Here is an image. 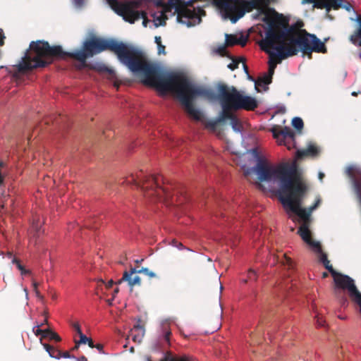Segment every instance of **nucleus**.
I'll list each match as a JSON object with an SVG mask.
<instances>
[{"mask_svg":"<svg viewBox=\"0 0 361 361\" xmlns=\"http://www.w3.org/2000/svg\"><path fill=\"white\" fill-rule=\"evenodd\" d=\"M106 50L116 55L118 61L133 74L141 76L145 84L154 87L161 94H173L176 99L180 102V71H160L148 60L144 51L114 39L92 37L82 43L80 49L73 52L63 51L60 45L51 47L46 41H32L21 61L14 66V75L47 67L52 63L53 58L69 57L80 63L77 66L79 70L94 69L95 67L87 63V59Z\"/></svg>","mask_w":361,"mask_h":361,"instance_id":"f257e3e1","label":"nucleus"},{"mask_svg":"<svg viewBox=\"0 0 361 361\" xmlns=\"http://www.w3.org/2000/svg\"><path fill=\"white\" fill-rule=\"evenodd\" d=\"M247 154H250L257 164L247 169L245 175L255 172L260 182L268 183L270 191L278 185L279 199L287 215L293 221H297L300 224L298 233L310 249L319 255V260L331 273L336 288L348 290L352 300L359 306L361 313V293L353 279L336 271L330 264L326 255L322 252L320 243L311 238V214L320 204L321 198L317 197L314 204L308 209L302 208V200L307 191V186L300 178H294L296 172L294 162L269 164L259 155L257 148L247 151Z\"/></svg>","mask_w":361,"mask_h":361,"instance_id":"f03ea898","label":"nucleus"},{"mask_svg":"<svg viewBox=\"0 0 361 361\" xmlns=\"http://www.w3.org/2000/svg\"><path fill=\"white\" fill-rule=\"evenodd\" d=\"M262 50L276 55L280 60L296 55L299 51L304 54L312 52L325 53L326 49L324 42L316 35L305 30L297 31L293 27H288L285 24L272 20L265 31V36L259 42Z\"/></svg>","mask_w":361,"mask_h":361,"instance_id":"7ed1b4c3","label":"nucleus"},{"mask_svg":"<svg viewBox=\"0 0 361 361\" xmlns=\"http://www.w3.org/2000/svg\"><path fill=\"white\" fill-rule=\"evenodd\" d=\"M276 0H216L215 6L222 18L229 20L232 23H235L246 13L256 9L257 12L252 15V18L262 20L269 25L273 19L269 18L267 9Z\"/></svg>","mask_w":361,"mask_h":361,"instance_id":"20e7f679","label":"nucleus"},{"mask_svg":"<svg viewBox=\"0 0 361 361\" xmlns=\"http://www.w3.org/2000/svg\"><path fill=\"white\" fill-rule=\"evenodd\" d=\"M122 183L135 185L146 198L152 200L164 201L169 204V200L173 198L171 192L165 185L164 178L160 175L147 176L140 171L126 177ZM171 202L172 203L173 200Z\"/></svg>","mask_w":361,"mask_h":361,"instance_id":"39448f33","label":"nucleus"},{"mask_svg":"<svg viewBox=\"0 0 361 361\" xmlns=\"http://www.w3.org/2000/svg\"><path fill=\"white\" fill-rule=\"evenodd\" d=\"M197 98L212 102L215 99V94L210 88L196 83L182 71V106L185 107L190 118L202 121V112L193 104V102Z\"/></svg>","mask_w":361,"mask_h":361,"instance_id":"423d86ee","label":"nucleus"},{"mask_svg":"<svg viewBox=\"0 0 361 361\" xmlns=\"http://www.w3.org/2000/svg\"><path fill=\"white\" fill-rule=\"evenodd\" d=\"M113 1L111 5V9L121 16L123 19L130 23H134L136 20L142 18V25L147 27L149 20L147 19V13L145 11H138L137 8L142 6L143 4L148 2L154 3L157 7L163 8L164 12H171L174 9V13L176 15V20L178 23H180V20L178 19V11H176V7L172 6L170 4L169 0L168 3H166L164 0H132L129 1Z\"/></svg>","mask_w":361,"mask_h":361,"instance_id":"0eeeda50","label":"nucleus"},{"mask_svg":"<svg viewBox=\"0 0 361 361\" xmlns=\"http://www.w3.org/2000/svg\"><path fill=\"white\" fill-rule=\"evenodd\" d=\"M217 91L222 111L214 121L209 123L212 127L225 121L226 117H231L232 111L238 110L240 97V93L235 87H229L224 84L218 85Z\"/></svg>","mask_w":361,"mask_h":361,"instance_id":"6e6552de","label":"nucleus"},{"mask_svg":"<svg viewBox=\"0 0 361 361\" xmlns=\"http://www.w3.org/2000/svg\"><path fill=\"white\" fill-rule=\"evenodd\" d=\"M314 8L325 9L329 13L332 8L338 9L343 8L347 11H354L352 5L345 0H315L312 5Z\"/></svg>","mask_w":361,"mask_h":361,"instance_id":"1a4fd4ad","label":"nucleus"},{"mask_svg":"<svg viewBox=\"0 0 361 361\" xmlns=\"http://www.w3.org/2000/svg\"><path fill=\"white\" fill-rule=\"evenodd\" d=\"M273 136L280 145L286 146L288 149H293L295 146V133L288 128L285 127L281 130H274Z\"/></svg>","mask_w":361,"mask_h":361,"instance_id":"9d476101","label":"nucleus"},{"mask_svg":"<svg viewBox=\"0 0 361 361\" xmlns=\"http://www.w3.org/2000/svg\"><path fill=\"white\" fill-rule=\"evenodd\" d=\"M267 54H269V73L267 74H265L262 77L259 78L256 82H255V87L257 88L258 87H262L263 88H265L267 85H268L271 82V78L274 73V69L276 67L277 63H281L282 60L279 59V57L278 56L275 55H271L270 52H266Z\"/></svg>","mask_w":361,"mask_h":361,"instance_id":"9b49d317","label":"nucleus"},{"mask_svg":"<svg viewBox=\"0 0 361 361\" xmlns=\"http://www.w3.org/2000/svg\"><path fill=\"white\" fill-rule=\"evenodd\" d=\"M132 268L133 267H130L129 271H125L123 272V277L117 281V284H120L123 281H126L131 288H133L135 286H140L141 285V279L139 276H135L133 277V274L138 273L132 272Z\"/></svg>","mask_w":361,"mask_h":361,"instance_id":"f8f14e48","label":"nucleus"},{"mask_svg":"<svg viewBox=\"0 0 361 361\" xmlns=\"http://www.w3.org/2000/svg\"><path fill=\"white\" fill-rule=\"evenodd\" d=\"M257 100L250 96H244L240 94L238 109L253 110L257 107Z\"/></svg>","mask_w":361,"mask_h":361,"instance_id":"ddd939ff","label":"nucleus"},{"mask_svg":"<svg viewBox=\"0 0 361 361\" xmlns=\"http://www.w3.org/2000/svg\"><path fill=\"white\" fill-rule=\"evenodd\" d=\"M225 38L226 46H233L235 44L244 46L247 42V37L243 35L238 36L235 35L226 34Z\"/></svg>","mask_w":361,"mask_h":361,"instance_id":"4468645a","label":"nucleus"},{"mask_svg":"<svg viewBox=\"0 0 361 361\" xmlns=\"http://www.w3.org/2000/svg\"><path fill=\"white\" fill-rule=\"evenodd\" d=\"M318 147L314 144L308 145L305 149L298 150L296 153L297 159H301L303 157H314L319 153Z\"/></svg>","mask_w":361,"mask_h":361,"instance_id":"2eb2a0df","label":"nucleus"},{"mask_svg":"<svg viewBox=\"0 0 361 361\" xmlns=\"http://www.w3.org/2000/svg\"><path fill=\"white\" fill-rule=\"evenodd\" d=\"M357 22L360 25V27L357 31L350 37V41L357 46L361 47V16L357 17Z\"/></svg>","mask_w":361,"mask_h":361,"instance_id":"dca6fc26","label":"nucleus"},{"mask_svg":"<svg viewBox=\"0 0 361 361\" xmlns=\"http://www.w3.org/2000/svg\"><path fill=\"white\" fill-rule=\"evenodd\" d=\"M43 346L50 357L56 359H59L61 357V351L59 349H56L54 346L47 343H44Z\"/></svg>","mask_w":361,"mask_h":361,"instance_id":"f3484780","label":"nucleus"},{"mask_svg":"<svg viewBox=\"0 0 361 361\" xmlns=\"http://www.w3.org/2000/svg\"><path fill=\"white\" fill-rule=\"evenodd\" d=\"M226 119L231 120V125L234 131L240 133L241 132V125L239 123L238 119L231 113V117H226Z\"/></svg>","mask_w":361,"mask_h":361,"instance_id":"a211bd4d","label":"nucleus"},{"mask_svg":"<svg viewBox=\"0 0 361 361\" xmlns=\"http://www.w3.org/2000/svg\"><path fill=\"white\" fill-rule=\"evenodd\" d=\"M132 272H137L139 274H144L145 275L149 276V278H155L157 276L156 274L152 271H150L148 268L142 267L139 269L137 267L132 268Z\"/></svg>","mask_w":361,"mask_h":361,"instance_id":"6ab92c4d","label":"nucleus"},{"mask_svg":"<svg viewBox=\"0 0 361 361\" xmlns=\"http://www.w3.org/2000/svg\"><path fill=\"white\" fill-rule=\"evenodd\" d=\"M277 260L282 264L287 266L288 269L293 267V263L291 259L287 257L285 254H283L281 258L279 256H277Z\"/></svg>","mask_w":361,"mask_h":361,"instance_id":"aec40b11","label":"nucleus"},{"mask_svg":"<svg viewBox=\"0 0 361 361\" xmlns=\"http://www.w3.org/2000/svg\"><path fill=\"white\" fill-rule=\"evenodd\" d=\"M154 42L157 45V53L159 55L160 54H166V47L164 45L162 44L161 42V37L160 36H156L154 37Z\"/></svg>","mask_w":361,"mask_h":361,"instance_id":"412c9836","label":"nucleus"},{"mask_svg":"<svg viewBox=\"0 0 361 361\" xmlns=\"http://www.w3.org/2000/svg\"><path fill=\"white\" fill-rule=\"evenodd\" d=\"M44 338H49L50 340H55L57 342L61 341L59 336L49 329H45V335H44Z\"/></svg>","mask_w":361,"mask_h":361,"instance_id":"4be33fe9","label":"nucleus"},{"mask_svg":"<svg viewBox=\"0 0 361 361\" xmlns=\"http://www.w3.org/2000/svg\"><path fill=\"white\" fill-rule=\"evenodd\" d=\"M152 16L154 18V22L156 27L165 24V20L166 18L165 17L163 11H161L157 17H155L154 15H152Z\"/></svg>","mask_w":361,"mask_h":361,"instance_id":"5701e85b","label":"nucleus"},{"mask_svg":"<svg viewBox=\"0 0 361 361\" xmlns=\"http://www.w3.org/2000/svg\"><path fill=\"white\" fill-rule=\"evenodd\" d=\"M12 262L16 264L17 268L20 271L22 275L30 274V271L25 269V267L20 264V262L17 258L14 257L12 259Z\"/></svg>","mask_w":361,"mask_h":361,"instance_id":"b1692460","label":"nucleus"},{"mask_svg":"<svg viewBox=\"0 0 361 361\" xmlns=\"http://www.w3.org/2000/svg\"><path fill=\"white\" fill-rule=\"evenodd\" d=\"M166 241L169 243V245L176 250L177 252L179 250L180 243H179L176 238H169Z\"/></svg>","mask_w":361,"mask_h":361,"instance_id":"393cba45","label":"nucleus"},{"mask_svg":"<svg viewBox=\"0 0 361 361\" xmlns=\"http://www.w3.org/2000/svg\"><path fill=\"white\" fill-rule=\"evenodd\" d=\"M292 125L294 128L296 129H302L303 128V121L299 117H295L292 120Z\"/></svg>","mask_w":361,"mask_h":361,"instance_id":"a878e982","label":"nucleus"},{"mask_svg":"<svg viewBox=\"0 0 361 361\" xmlns=\"http://www.w3.org/2000/svg\"><path fill=\"white\" fill-rule=\"evenodd\" d=\"M147 361H152L149 357L147 358ZM160 361H180V358L176 357L171 354L166 355Z\"/></svg>","mask_w":361,"mask_h":361,"instance_id":"bb28decb","label":"nucleus"},{"mask_svg":"<svg viewBox=\"0 0 361 361\" xmlns=\"http://www.w3.org/2000/svg\"><path fill=\"white\" fill-rule=\"evenodd\" d=\"M170 4L175 6L176 11H178V19L180 20V0H169Z\"/></svg>","mask_w":361,"mask_h":361,"instance_id":"cd10ccee","label":"nucleus"},{"mask_svg":"<svg viewBox=\"0 0 361 361\" xmlns=\"http://www.w3.org/2000/svg\"><path fill=\"white\" fill-rule=\"evenodd\" d=\"M247 278L250 281H252V280L256 281L257 278V272L254 269H249L248 273H247Z\"/></svg>","mask_w":361,"mask_h":361,"instance_id":"c85d7f7f","label":"nucleus"},{"mask_svg":"<svg viewBox=\"0 0 361 361\" xmlns=\"http://www.w3.org/2000/svg\"><path fill=\"white\" fill-rule=\"evenodd\" d=\"M33 331L36 336L42 335V338L45 335V329H41L40 326L38 325L33 328Z\"/></svg>","mask_w":361,"mask_h":361,"instance_id":"c756f323","label":"nucleus"},{"mask_svg":"<svg viewBox=\"0 0 361 361\" xmlns=\"http://www.w3.org/2000/svg\"><path fill=\"white\" fill-rule=\"evenodd\" d=\"M316 322L318 326H324L325 321L323 319L322 317L319 314L315 315Z\"/></svg>","mask_w":361,"mask_h":361,"instance_id":"7c9ffc66","label":"nucleus"},{"mask_svg":"<svg viewBox=\"0 0 361 361\" xmlns=\"http://www.w3.org/2000/svg\"><path fill=\"white\" fill-rule=\"evenodd\" d=\"M78 335L80 336V341H78V343L86 344L88 342L90 338L87 337L85 334H82V332Z\"/></svg>","mask_w":361,"mask_h":361,"instance_id":"2f4dec72","label":"nucleus"},{"mask_svg":"<svg viewBox=\"0 0 361 361\" xmlns=\"http://www.w3.org/2000/svg\"><path fill=\"white\" fill-rule=\"evenodd\" d=\"M32 286H33V290L35 291L36 296L37 298L42 299V296L41 295V294L38 290V283L36 281H33Z\"/></svg>","mask_w":361,"mask_h":361,"instance_id":"473e14b6","label":"nucleus"},{"mask_svg":"<svg viewBox=\"0 0 361 361\" xmlns=\"http://www.w3.org/2000/svg\"><path fill=\"white\" fill-rule=\"evenodd\" d=\"M182 361H195V358L189 355L182 354Z\"/></svg>","mask_w":361,"mask_h":361,"instance_id":"72a5a7b5","label":"nucleus"},{"mask_svg":"<svg viewBox=\"0 0 361 361\" xmlns=\"http://www.w3.org/2000/svg\"><path fill=\"white\" fill-rule=\"evenodd\" d=\"M73 4L76 8H80L84 6L85 1L84 0H73Z\"/></svg>","mask_w":361,"mask_h":361,"instance_id":"f704fd0d","label":"nucleus"},{"mask_svg":"<svg viewBox=\"0 0 361 361\" xmlns=\"http://www.w3.org/2000/svg\"><path fill=\"white\" fill-rule=\"evenodd\" d=\"M143 336H144V333L143 332H142V334L140 336V335H134L133 336V340L135 342L140 343Z\"/></svg>","mask_w":361,"mask_h":361,"instance_id":"c9c22d12","label":"nucleus"},{"mask_svg":"<svg viewBox=\"0 0 361 361\" xmlns=\"http://www.w3.org/2000/svg\"><path fill=\"white\" fill-rule=\"evenodd\" d=\"M72 326H73V329L76 331L78 334H80V333H82L80 326L78 323H73Z\"/></svg>","mask_w":361,"mask_h":361,"instance_id":"e433bc0d","label":"nucleus"},{"mask_svg":"<svg viewBox=\"0 0 361 361\" xmlns=\"http://www.w3.org/2000/svg\"><path fill=\"white\" fill-rule=\"evenodd\" d=\"M238 62L233 61L232 63L228 65V68H230L231 70H234L238 68Z\"/></svg>","mask_w":361,"mask_h":361,"instance_id":"4c0bfd02","label":"nucleus"},{"mask_svg":"<svg viewBox=\"0 0 361 361\" xmlns=\"http://www.w3.org/2000/svg\"><path fill=\"white\" fill-rule=\"evenodd\" d=\"M4 39H5L4 34L3 32V30L1 29L0 30V47L4 45Z\"/></svg>","mask_w":361,"mask_h":361,"instance_id":"58836bf2","label":"nucleus"},{"mask_svg":"<svg viewBox=\"0 0 361 361\" xmlns=\"http://www.w3.org/2000/svg\"><path fill=\"white\" fill-rule=\"evenodd\" d=\"M94 348H97L101 353H104V345L102 344L97 343L94 345Z\"/></svg>","mask_w":361,"mask_h":361,"instance_id":"ea45409f","label":"nucleus"},{"mask_svg":"<svg viewBox=\"0 0 361 361\" xmlns=\"http://www.w3.org/2000/svg\"><path fill=\"white\" fill-rule=\"evenodd\" d=\"M133 329H134L135 330H142V332H143V333H144V328H143V326H142V325H140V324H137L134 325Z\"/></svg>","mask_w":361,"mask_h":361,"instance_id":"a19ab883","label":"nucleus"},{"mask_svg":"<svg viewBox=\"0 0 361 361\" xmlns=\"http://www.w3.org/2000/svg\"><path fill=\"white\" fill-rule=\"evenodd\" d=\"M315 0H302L301 4L302 5L307 4H312V5L314 4Z\"/></svg>","mask_w":361,"mask_h":361,"instance_id":"79ce46f5","label":"nucleus"},{"mask_svg":"<svg viewBox=\"0 0 361 361\" xmlns=\"http://www.w3.org/2000/svg\"><path fill=\"white\" fill-rule=\"evenodd\" d=\"M61 357H63L64 358H70V357H71L69 352H68V351H66V352H63V353L61 352Z\"/></svg>","mask_w":361,"mask_h":361,"instance_id":"37998d69","label":"nucleus"},{"mask_svg":"<svg viewBox=\"0 0 361 361\" xmlns=\"http://www.w3.org/2000/svg\"><path fill=\"white\" fill-rule=\"evenodd\" d=\"M114 281L112 279H111L110 281H109L107 282V283H106V288H110L112 287L113 284H114Z\"/></svg>","mask_w":361,"mask_h":361,"instance_id":"c03bdc74","label":"nucleus"},{"mask_svg":"<svg viewBox=\"0 0 361 361\" xmlns=\"http://www.w3.org/2000/svg\"><path fill=\"white\" fill-rule=\"evenodd\" d=\"M88 344V345L91 348H94V344L93 343V341L92 338H90L88 342L87 343Z\"/></svg>","mask_w":361,"mask_h":361,"instance_id":"a18cd8bd","label":"nucleus"},{"mask_svg":"<svg viewBox=\"0 0 361 361\" xmlns=\"http://www.w3.org/2000/svg\"><path fill=\"white\" fill-rule=\"evenodd\" d=\"M102 70H104V71L107 72L111 75L114 73V71L112 69L109 68L108 67H104Z\"/></svg>","mask_w":361,"mask_h":361,"instance_id":"49530a36","label":"nucleus"},{"mask_svg":"<svg viewBox=\"0 0 361 361\" xmlns=\"http://www.w3.org/2000/svg\"><path fill=\"white\" fill-rule=\"evenodd\" d=\"M77 361H87V359L85 356L82 355L81 357L77 359Z\"/></svg>","mask_w":361,"mask_h":361,"instance_id":"de8ad7c7","label":"nucleus"},{"mask_svg":"<svg viewBox=\"0 0 361 361\" xmlns=\"http://www.w3.org/2000/svg\"><path fill=\"white\" fill-rule=\"evenodd\" d=\"M104 283H104V281L102 279H99V280H98V281H97V284H98V286H102V284H104Z\"/></svg>","mask_w":361,"mask_h":361,"instance_id":"09e8293b","label":"nucleus"},{"mask_svg":"<svg viewBox=\"0 0 361 361\" xmlns=\"http://www.w3.org/2000/svg\"><path fill=\"white\" fill-rule=\"evenodd\" d=\"M324 176V174L323 173L320 172V173H319V180H320L321 181L322 180V179H323Z\"/></svg>","mask_w":361,"mask_h":361,"instance_id":"8fccbe9b","label":"nucleus"},{"mask_svg":"<svg viewBox=\"0 0 361 361\" xmlns=\"http://www.w3.org/2000/svg\"><path fill=\"white\" fill-rule=\"evenodd\" d=\"M170 332H167L165 335V338L166 341H169V336H170Z\"/></svg>","mask_w":361,"mask_h":361,"instance_id":"3c124183","label":"nucleus"},{"mask_svg":"<svg viewBox=\"0 0 361 361\" xmlns=\"http://www.w3.org/2000/svg\"><path fill=\"white\" fill-rule=\"evenodd\" d=\"M48 324V320H47V318H46V319H44V322H43L39 325V326H40V327H41V326H43L44 324Z\"/></svg>","mask_w":361,"mask_h":361,"instance_id":"603ef678","label":"nucleus"},{"mask_svg":"<svg viewBox=\"0 0 361 361\" xmlns=\"http://www.w3.org/2000/svg\"><path fill=\"white\" fill-rule=\"evenodd\" d=\"M118 293V288H116L114 291V294H113V297L114 298L116 294H117Z\"/></svg>","mask_w":361,"mask_h":361,"instance_id":"864d4df0","label":"nucleus"},{"mask_svg":"<svg viewBox=\"0 0 361 361\" xmlns=\"http://www.w3.org/2000/svg\"><path fill=\"white\" fill-rule=\"evenodd\" d=\"M225 51V47H222L219 49V52L221 53Z\"/></svg>","mask_w":361,"mask_h":361,"instance_id":"5fc2aeb1","label":"nucleus"},{"mask_svg":"<svg viewBox=\"0 0 361 361\" xmlns=\"http://www.w3.org/2000/svg\"><path fill=\"white\" fill-rule=\"evenodd\" d=\"M79 345H80V343H78V342H76L75 345L74 346V348H73V350H76V349H78V347H79Z\"/></svg>","mask_w":361,"mask_h":361,"instance_id":"6e6d98bb","label":"nucleus"},{"mask_svg":"<svg viewBox=\"0 0 361 361\" xmlns=\"http://www.w3.org/2000/svg\"><path fill=\"white\" fill-rule=\"evenodd\" d=\"M37 226H38L35 225V224H33V225H32V227H34L36 229V231L38 233V232H39V229H38Z\"/></svg>","mask_w":361,"mask_h":361,"instance_id":"4d7b16f0","label":"nucleus"},{"mask_svg":"<svg viewBox=\"0 0 361 361\" xmlns=\"http://www.w3.org/2000/svg\"><path fill=\"white\" fill-rule=\"evenodd\" d=\"M257 187L260 189L264 190L262 183H257Z\"/></svg>","mask_w":361,"mask_h":361,"instance_id":"13d9d810","label":"nucleus"},{"mask_svg":"<svg viewBox=\"0 0 361 361\" xmlns=\"http://www.w3.org/2000/svg\"><path fill=\"white\" fill-rule=\"evenodd\" d=\"M143 260H144L143 259H140V260H139V259H136V260H135V262L136 264H140V263H141Z\"/></svg>","mask_w":361,"mask_h":361,"instance_id":"bf43d9fd","label":"nucleus"},{"mask_svg":"<svg viewBox=\"0 0 361 361\" xmlns=\"http://www.w3.org/2000/svg\"><path fill=\"white\" fill-rule=\"evenodd\" d=\"M181 249H182V250H186L187 252H189V251H190V250H188V248H186L185 247H184V246H183V245H182V247H181Z\"/></svg>","mask_w":361,"mask_h":361,"instance_id":"052dcab7","label":"nucleus"},{"mask_svg":"<svg viewBox=\"0 0 361 361\" xmlns=\"http://www.w3.org/2000/svg\"><path fill=\"white\" fill-rule=\"evenodd\" d=\"M358 93H360V92H353L351 94H352L353 96H357Z\"/></svg>","mask_w":361,"mask_h":361,"instance_id":"680f3d73","label":"nucleus"},{"mask_svg":"<svg viewBox=\"0 0 361 361\" xmlns=\"http://www.w3.org/2000/svg\"><path fill=\"white\" fill-rule=\"evenodd\" d=\"M130 353H134V351H135L134 347H131L130 349Z\"/></svg>","mask_w":361,"mask_h":361,"instance_id":"e2e57ef3","label":"nucleus"},{"mask_svg":"<svg viewBox=\"0 0 361 361\" xmlns=\"http://www.w3.org/2000/svg\"><path fill=\"white\" fill-rule=\"evenodd\" d=\"M327 276H328V274H327V273L324 272V273L323 274V277H324V278H326Z\"/></svg>","mask_w":361,"mask_h":361,"instance_id":"0e129e2a","label":"nucleus"},{"mask_svg":"<svg viewBox=\"0 0 361 361\" xmlns=\"http://www.w3.org/2000/svg\"><path fill=\"white\" fill-rule=\"evenodd\" d=\"M243 283H246L247 282V279H244L242 281Z\"/></svg>","mask_w":361,"mask_h":361,"instance_id":"69168bd1","label":"nucleus"},{"mask_svg":"<svg viewBox=\"0 0 361 361\" xmlns=\"http://www.w3.org/2000/svg\"><path fill=\"white\" fill-rule=\"evenodd\" d=\"M223 288L222 285L220 283V290H221Z\"/></svg>","mask_w":361,"mask_h":361,"instance_id":"338daca9","label":"nucleus"},{"mask_svg":"<svg viewBox=\"0 0 361 361\" xmlns=\"http://www.w3.org/2000/svg\"><path fill=\"white\" fill-rule=\"evenodd\" d=\"M359 57L361 59V52L359 54Z\"/></svg>","mask_w":361,"mask_h":361,"instance_id":"774afa93","label":"nucleus"}]
</instances>
